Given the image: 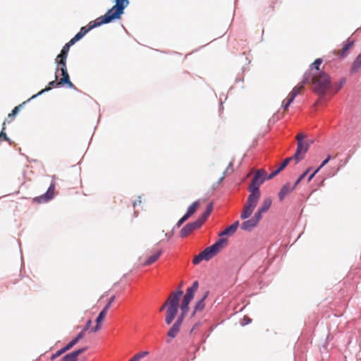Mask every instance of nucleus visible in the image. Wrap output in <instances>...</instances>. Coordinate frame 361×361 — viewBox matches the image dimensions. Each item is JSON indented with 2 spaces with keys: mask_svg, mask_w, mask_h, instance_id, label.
Segmentation results:
<instances>
[{
  "mask_svg": "<svg viewBox=\"0 0 361 361\" xmlns=\"http://www.w3.org/2000/svg\"><path fill=\"white\" fill-rule=\"evenodd\" d=\"M266 180H267V178L265 169H260L255 172L248 188L250 195L240 214L242 219L249 218L252 214L261 196L259 187Z\"/></svg>",
  "mask_w": 361,
  "mask_h": 361,
  "instance_id": "obj_1",
  "label": "nucleus"
},
{
  "mask_svg": "<svg viewBox=\"0 0 361 361\" xmlns=\"http://www.w3.org/2000/svg\"><path fill=\"white\" fill-rule=\"evenodd\" d=\"M183 294V292L181 290L173 292L165 303L160 307V311L166 308L165 319L166 324L170 325L177 315L180 298Z\"/></svg>",
  "mask_w": 361,
  "mask_h": 361,
  "instance_id": "obj_2",
  "label": "nucleus"
},
{
  "mask_svg": "<svg viewBox=\"0 0 361 361\" xmlns=\"http://www.w3.org/2000/svg\"><path fill=\"white\" fill-rule=\"evenodd\" d=\"M312 74V83L314 91L318 94H324L330 88L331 80L329 76L324 72Z\"/></svg>",
  "mask_w": 361,
  "mask_h": 361,
  "instance_id": "obj_3",
  "label": "nucleus"
},
{
  "mask_svg": "<svg viewBox=\"0 0 361 361\" xmlns=\"http://www.w3.org/2000/svg\"><path fill=\"white\" fill-rule=\"evenodd\" d=\"M128 4V0H116V5L103 16L104 18V22L109 23L114 20L119 19Z\"/></svg>",
  "mask_w": 361,
  "mask_h": 361,
  "instance_id": "obj_4",
  "label": "nucleus"
},
{
  "mask_svg": "<svg viewBox=\"0 0 361 361\" xmlns=\"http://www.w3.org/2000/svg\"><path fill=\"white\" fill-rule=\"evenodd\" d=\"M297 149L294 155L290 158H300L305 155L310 146L313 143L314 140L307 137L304 133H300L296 135Z\"/></svg>",
  "mask_w": 361,
  "mask_h": 361,
  "instance_id": "obj_5",
  "label": "nucleus"
},
{
  "mask_svg": "<svg viewBox=\"0 0 361 361\" xmlns=\"http://www.w3.org/2000/svg\"><path fill=\"white\" fill-rule=\"evenodd\" d=\"M61 72L62 78L60 79L59 81H57V78H58L57 73L59 72H57V73L56 72V78H55V80H53V81H51L49 83V86L48 87H47L44 89H43L42 90H41L37 94L33 95L30 99H29L27 100V102L30 101V99H33V98H35L37 96L42 94L43 92L50 90L52 87H58L59 85H63L64 84H67L68 86L69 87H71V88L75 87L74 85L71 82V80L69 79V75H68V71H64V72L63 71H61Z\"/></svg>",
  "mask_w": 361,
  "mask_h": 361,
  "instance_id": "obj_6",
  "label": "nucleus"
},
{
  "mask_svg": "<svg viewBox=\"0 0 361 361\" xmlns=\"http://www.w3.org/2000/svg\"><path fill=\"white\" fill-rule=\"evenodd\" d=\"M309 78L310 75L305 74L301 83L293 87L292 91L288 94V97L283 101L282 105L283 106L284 111H287L288 106L293 102L295 97L300 94L304 88V85L307 82Z\"/></svg>",
  "mask_w": 361,
  "mask_h": 361,
  "instance_id": "obj_7",
  "label": "nucleus"
},
{
  "mask_svg": "<svg viewBox=\"0 0 361 361\" xmlns=\"http://www.w3.org/2000/svg\"><path fill=\"white\" fill-rule=\"evenodd\" d=\"M104 21V17L101 16L97 18L95 20L90 22L88 26L82 27L80 31L75 35V37L71 39V44H75L77 41L80 40L92 29L100 26L103 24L108 23L107 22Z\"/></svg>",
  "mask_w": 361,
  "mask_h": 361,
  "instance_id": "obj_8",
  "label": "nucleus"
},
{
  "mask_svg": "<svg viewBox=\"0 0 361 361\" xmlns=\"http://www.w3.org/2000/svg\"><path fill=\"white\" fill-rule=\"evenodd\" d=\"M104 21V17L101 16L97 18L95 20L90 22L88 26L82 27L80 31L75 35V37L71 39V44H75L77 41L80 40L92 29L100 26L103 24L108 23L107 22Z\"/></svg>",
  "mask_w": 361,
  "mask_h": 361,
  "instance_id": "obj_9",
  "label": "nucleus"
},
{
  "mask_svg": "<svg viewBox=\"0 0 361 361\" xmlns=\"http://www.w3.org/2000/svg\"><path fill=\"white\" fill-rule=\"evenodd\" d=\"M74 44H71V39L66 43L62 48L60 54H59L56 59V63L57 65L56 73L59 71H67L66 68V59L68 56V53L69 51V49L71 46Z\"/></svg>",
  "mask_w": 361,
  "mask_h": 361,
  "instance_id": "obj_10",
  "label": "nucleus"
},
{
  "mask_svg": "<svg viewBox=\"0 0 361 361\" xmlns=\"http://www.w3.org/2000/svg\"><path fill=\"white\" fill-rule=\"evenodd\" d=\"M84 337L83 331H80L75 338L72 339L66 346L59 350L55 354H53L51 356V360L56 358L60 356L63 353L69 350L72 348L75 345H76L78 341Z\"/></svg>",
  "mask_w": 361,
  "mask_h": 361,
  "instance_id": "obj_11",
  "label": "nucleus"
},
{
  "mask_svg": "<svg viewBox=\"0 0 361 361\" xmlns=\"http://www.w3.org/2000/svg\"><path fill=\"white\" fill-rule=\"evenodd\" d=\"M55 183L51 182L48 190L43 195L35 198V201L38 203H45L53 199L54 196Z\"/></svg>",
  "mask_w": 361,
  "mask_h": 361,
  "instance_id": "obj_12",
  "label": "nucleus"
},
{
  "mask_svg": "<svg viewBox=\"0 0 361 361\" xmlns=\"http://www.w3.org/2000/svg\"><path fill=\"white\" fill-rule=\"evenodd\" d=\"M202 224L200 221H196L187 224L180 231V237L183 238L189 235L193 231L200 228Z\"/></svg>",
  "mask_w": 361,
  "mask_h": 361,
  "instance_id": "obj_13",
  "label": "nucleus"
},
{
  "mask_svg": "<svg viewBox=\"0 0 361 361\" xmlns=\"http://www.w3.org/2000/svg\"><path fill=\"white\" fill-rule=\"evenodd\" d=\"M208 295H209V291H206L204 293V295H202V297L198 301H197V302L195 303V305L194 306L192 316H194L198 312H202L204 310V309L205 307L204 301H205L206 298L208 297Z\"/></svg>",
  "mask_w": 361,
  "mask_h": 361,
  "instance_id": "obj_14",
  "label": "nucleus"
},
{
  "mask_svg": "<svg viewBox=\"0 0 361 361\" xmlns=\"http://www.w3.org/2000/svg\"><path fill=\"white\" fill-rule=\"evenodd\" d=\"M296 186H295V184L291 186L290 184L289 183H287L286 184H285L280 190L279 192V198L280 200V201H282L283 200V199L285 198V197L289 194L290 192H292L295 188Z\"/></svg>",
  "mask_w": 361,
  "mask_h": 361,
  "instance_id": "obj_15",
  "label": "nucleus"
},
{
  "mask_svg": "<svg viewBox=\"0 0 361 361\" xmlns=\"http://www.w3.org/2000/svg\"><path fill=\"white\" fill-rule=\"evenodd\" d=\"M239 226V221H236L231 226L226 227L219 235L221 238L224 235H232Z\"/></svg>",
  "mask_w": 361,
  "mask_h": 361,
  "instance_id": "obj_16",
  "label": "nucleus"
},
{
  "mask_svg": "<svg viewBox=\"0 0 361 361\" xmlns=\"http://www.w3.org/2000/svg\"><path fill=\"white\" fill-rule=\"evenodd\" d=\"M198 288H199V283L197 281H195L192 283V286L187 289L186 293L184 295V298L192 300L193 299L195 293L197 290Z\"/></svg>",
  "mask_w": 361,
  "mask_h": 361,
  "instance_id": "obj_17",
  "label": "nucleus"
},
{
  "mask_svg": "<svg viewBox=\"0 0 361 361\" xmlns=\"http://www.w3.org/2000/svg\"><path fill=\"white\" fill-rule=\"evenodd\" d=\"M291 159H283V161L278 166V168L270 173L269 175L267 173V180H270L278 175L286 166L289 164Z\"/></svg>",
  "mask_w": 361,
  "mask_h": 361,
  "instance_id": "obj_18",
  "label": "nucleus"
},
{
  "mask_svg": "<svg viewBox=\"0 0 361 361\" xmlns=\"http://www.w3.org/2000/svg\"><path fill=\"white\" fill-rule=\"evenodd\" d=\"M227 239L224 238H220L215 243L210 246V247L214 251V254L216 255L219 251L224 247V245L226 244Z\"/></svg>",
  "mask_w": 361,
  "mask_h": 361,
  "instance_id": "obj_19",
  "label": "nucleus"
},
{
  "mask_svg": "<svg viewBox=\"0 0 361 361\" xmlns=\"http://www.w3.org/2000/svg\"><path fill=\"white\" fill-rule=\"evenodd\" d=\"M257 226L255 221L252 219L243 221L240 226L243 231H251L254 228Z\"/></svg>",
  "mask_w": 361,
  "mask_h": 361,
  "instance_id": "obj_20",
  "label": "nucleus"
},
{
  "mask_svg": "<svg viewBox=\"0 0 361 361\" xmlns=\"http://www.w3.org/2000/svg\"><path fill=\"white\" fill-rule=\"evenodd\" d=\"M361 69V54H360L353 62L350 67V73H357Z\"/></svg>",
  "mask_w": 361,
  "mask_h": 361,
  "instance_id": "obj_21",
  "label": "nucleus"
},
{
  "mask_svg": "<svg viewBox=\"0 0 361 361\" xmlns=\"http://www.w3.org/2000/svg\"><path fill=\"white\" fill-rule=\"evenodd\" d=\"M180 326H181L174 323L168 331L167 336L171 338H174L180 331Z\"/></svg>",
  "mask_w": 361,
  "mask_h": 361,
  "instance_id": "obj_22",
  "label": "nucleus"
},
{
  "mask_svg": "<svg viewBox=\"0 0 361 361\" xmlns=\"http://www.w3.org/2000/svg\"><path fill=\"white\" fill-rule=\"evenodd\" d=\"M212 209H213L212 204V203L209 204L207 206L206 210L204 212V213L202 214V216L197 219L199 221H200L202 224H203L204 222L207 220V219L211 214Z\"/></svg>",
  "mask_w": 361,
  "mask_h": 361,
  "instance_id": "obj_23",
  "label": "nucleus"
},
{
  "mask_svg": "<svg viewBox=\"0 0 361 361\" xmlns=\"http://www.w3.org/2000/svg\"><path fill=\"white\" fill-rule=\"evenodd\" d=\"M26 102H24L23 103L19 104L18 106H16L11 112L8 115V118L6 121L8 123H10L12 121L15 117V116L19 112L22 106L25 104Z\"/></svg>",
  "mask_w": 361,
  "mask_h": 361,
  "instance_id": "obj_24",
  "label": "nucleus"
},
{
  "mask_svg": "<svg viewBox=\"0 0 361 361\" xmlns=\"http://www.w3.org/2000/svg\"><path fill=\"white\" fill-rule=\"evenodd\" d=\"M161 253H162L161 250H159L157 251L156 253L149 256L145 262V265H150V264H153L154 262H156L159 259V257L161 256Z\"/></svg>",
  "mask_w": 361,
  "mask_h": 361,
  "instance_id": "obj_25",
  "label": "nucleus"
},
{
  "mask_svg": "<svg viewBox=\"0 0 361 361\" xmlns=\"http://www.w3.org/2000/svg\"><path fill=\"white\" fill-rule=\"evenodd\" d=\"M271 202H272L270 197L265 198L263 200L261 207L258 209L262 212L263 213L267 212L271 205Z\"/></svg>",
  "mask_w": 361,
  "mask_h": 361,
  "instance_id": "obj_26",
  "label": "nucleus"
},
{
  "mask_svg": "<svg viewBox=\"0 0 361 361\" xmlns=\"http://www.w3.org/2000/svg\"><path fill=\"white\" fill-rule=\"evenodd\" d=\"M198 205H199V202L197 201L194 202L192 204H190L188 207V208L187 209V212L185 214V215L189 218L191 215H192L195 212Z\"/></svg>",
  "mask_w": 361,
  "mask_h": 361,
  "instance_id": "obj_27",
  "label": "nucleus"
},
{
  "mask_svg": "<svg viewBox=\"0 0 361 361\" xmlns=\"http://www.w3.org/2000/svg\"><path fill=\"white\" fill-rule=\"evenodd\" d=\"M352 45H353V43L348 42L344 45V47L342 48V49L335 51V54L337 55H339L340 57H344L346 55L347 51L352 47Z\"/></svg>",
  "mask_w": 361,
  "mask_h": 361,
  "instance_id": "obj_28",
  "label": "nucleus"
},
{
  "mask_svg": "<svg viewBox=\"0 0 361 361\" xmlns=\"http://www.w3.org/2000/svg\"><path fill=\"white\" fill-rule=\"evenodd\" d=\"M206 261H209L212 258H213L216 255L214 254L212 249L209 247H206L203 251H202Z\"/></svg>",
  "mask_w": 361,
  "mask_h": 361,
  "instance_id": "obj_29",
  "label": "nucleus"
},
{
  "mask_svg": "<svg viewBox=\"0 0 361 361\" xmlns=\"http://www.w3.org/2000/svg\"><path fill=\"white\" fill-rule=\"evenodd\" d=\"M190 300L183 298L182 303L180 305V310L183 312L187 313L189 310V304L190 302Z\"/></svg>",
  "mask_w": 361,
  "mask_h": 361,
  "instance_id": "obj_30",
  "label": "nucleus"
},
{
  "mask_svg": "<svg viewBox=\"0 0 361 361\" xmlns=\"http://www.w3.org/2000/svg\"><path fill=\"white\" fill-rule=\"evenodd\" d=\"M149 354L148 351H142L135 354L129 361H140Z\"/></svg>",
  "mask_w": 361,
  "mask_h": 361,
  "instance_id": "obj_31",
  "label": "nucleus"
},
{
  "mask_svg": "<svg viewBox=\"0 0 361 361\" xmlns=\"http://www.w3.org/2000/svg\"><path fill=\"white\" fill-rule=\"evenodd\" d=\"M330 159H324L322 164L320 165L319 167H318L316 170H314L308 177L307 182H310L312 178L314 176V175L322 169L324 166H325Z\"/></svg>",
  "mask_w": 361,
  "mask_h": 361,
  "instance_id": "obj_32",
  "label": "nucleus"
},
{
  "mask_svg": "<svg viewBox=\"0 0 361 361\" xmlns=\"http://www.w3.org/2000/svg\"><path fill=\"white\" fill-rule=\"evenodd\" d=\"M322 63V59H316L311 65L310 69L312 71L313 69H315L316 71H319V66Z\"/></svg>",
  "mask_w": 361,
  "mask_h": 361,
  "instance_id": "obj_33",
  "label": "nucleus"
},
{
  "mask_svg": "<svg viewBox=\"0 0 361 361\" xmlns=\"http://www.w3.org/2000/svg\"><path fill=\"white\" fill-rule=\"evenodd\" d=\"M202 260H205V257H204L202 252H201L199 255H197V256H195L194 257L192 262L194 264H198Z\"/></svg>",
  "mask_w": 361,
  "mask_h": 361,
  "instance_id": "obj_34",
  "label": "nucleus"
},
{
  "mask_svg": "<svg viewBox=\"0 0 361 361\" xmlns=\"http://www.w3.org/2000/svg\"><path fill=\"white\" fill-rule=\"evenodd\" d=\"M61 361H77L72 353H70L63 356Z\"/></svg>",
  "mask_w": 361,
  "mask_h": 361,
  "instance_id": "obj_35",
  "label": "nucleus"
},
{
  "mask_svg": "<svg viewBox=\"0 0 361 361\" xmlns=\"http://www.w3.org/2000/svg\"><path fill=\"white\" fill-rule=\"evenodd\" d=\"M232 166H233V164L231 162H230L227 169L224 172V175L219 179V181H218L219 183H220L224 179L226 174L227 173H228L230 170H231V172H232V171H233Z\"/></svg>",
  "mask_w": 361,
  "mask_h": 361,
  "instance_id": "obj_36",
  "label": "nucleus"
},
{
  "mask_svg": "<svg viewBox=\"0 0 361 361\" xmlns=\"http://www.w3.org/2000/svg\"><path fill=\"white\" fill-rule=\"evenodd\" d=\"M311 170V168L307 169L305 172H303L299 178L297 179V180L295 183V186H296L310 172Z\"/></svg>",
  "mask_w": 361,
  "mask_h": 361,
  "instance_id": "obj_37",
  "label": "nucleus"
},
{
  "mask_svg": "<svg viewBox=\"0 0 361 361\" xmlns=\"http://www.w3.org/2000/svg\"><path fill=\"white\" fill-rule=\"evenodd\" d=\"M87 349V347H84V348H79V349L72 352V353L74 355V357H75V359L77 360L78 359V356L79 355L82 354V353H84L85 351H86Z\"/></svg>",
  "mask_w": 361,
  "mask_h": 361,
  "instance_id": "obj_38",
  "label": "nucleus"
},
{
  "mask_svg": "<svg viewBox=\"0 0 361 361\" xmlns=\"http://www.w3.org/2000/svg\"><path fill=\"white\" fill-rule=\"evenodd\" d=\"M262 214H263V212L258 209L257 212L255 214L254 217L252 218V219L253 221H255L256 224H258V222L259 221V220L262 218Z\"/></svg>",
  "mask_w": 361,
  "mask_h": 361,
  "instance_id": "obj_39",
  "label": "nucleus"
},
{
  "mask_svg": "<svg viewBox=\"0 0 361 361\" xmlns=\"http://www.w3.org/2000/svg\"><path fill=\"white\" fill-rule=\"evenodd\" d=\"M186 314L187 313H185V312H181V314L178 317L177 319L176 320V322L174 323L181 326Z\"/></svg>",
  "mask_w": 361,
  "mask_h": 361,
  "instance_id": "obj_40",
  "label": "nucleus"
},
{
  "mask_svg": "<svg viewBox=\"0 0 361 361\" xmlns=\"http://www.w3.org/2000/svg\"><path fill=\"white\" fill-rule=\"evenodd\" d=\"M5 123H6V121H4V123H3L2 130L0 133V140L4 139V140H5L6 141H9V138L7 137L6 134L4 133V130H5L4 125H5Z\"/></svg>",
  "mask_w": 361,
  "mask_h": 361,
  "instance_id": "obj_41",
  "label": "nucleus"
},
{
  "mask_svg": "<svg viewBox=\"0 0 361 361\" xmlns=\"http://www.w3.org/2000/svg\"><path fill=\"white\" fill-rule=\"evenodd\" d=\"M188 217H187L185 214L178 220V221L176 223L175 227L173 229L177 227L179 228L187 219Z\"/></svg>",
  "mask_w": 361,
  "mask_h": 361,
  "instance_id": "obj_42",
  "label": "nucleus"
},
{
  "mask_svg": "<svg viewBox=\"0 0 361 361\" xmlns=\"http://www.w3.org/2000/svg\"><path fill=\"white\" fill-rule=\"evenodd\" d=\"M106 312L102 310L100 312V313L99 314L98 317H97L96 322L101 323L102 321L103 320V319L104 318V317L106 316Z\"/></svg>",
  "mask_w": 361,
  "mask_h": 361,
  "instance_id": "obj_43",
  "label": "nucleus"
},
{
  "mask_svg": "<svg viewBox=\"0 0 361 361\" xmlns=\"http://www.w3.org/2000/svg\"><path fill=\"white\" fill-rule=\"evenodd\" d=\"M250 322H251V319L245 316L240 324L242 326H245V325L250 324Z\"/></svg>",
  "mask_w": 361,
  "mask_h": 361,
  "instance_id": "obj_44",
  "label": "nucleus"
},
{
  "mask_svg": "<svg viewBox=\"0 0 361 361\" xmlns=\"http://www.w3.org/2000/svg\"><path fill=\"white\" fill-rule=\"evenodd\" d=\"M91 325V320H88L85 328L81 331H83V334L85 335V332L89 329Z\"/></svg>",
  "mask_w": 361,
  "mask_h": 361,
  "instance_id": "obj_45",
  "label": "nucleus"
},
{
  "mask_svg": "<svg viewBox=\"0 0 361 361\" xmlns=\"http://www.w3.org/2000/svg\"><path fill=\"white\" fill-rule=\"evenodd\" d=\"M100 324L101 323H97L96 326L94 328H92V331L96 332L99 329H100V328H101V324Z\"/></svg>",
  "mask_w": 361,
  "mask_h": 361,
  "instance_id": "obj_46",
  "label": "nucleus"
},
{
  "mask_svg": "<svg viewBox=\"0 0 361 361\" xmlns=\"http://www.w3.org/2000/svg\"><path fill=\"white\" fill-rule=\"evenodd\" d=\"M110 304H106V306L104 307V309L102 310V311H104L105 312L107 313L109 309L110 308Z\"/></svg>",
  "mask_w": 361,
  "mask_h": 361,
  "instance_id": "obj_47",
  "label": "nucleus"
},
{
  "mask_svg": "<svg viewBox=\"0 0 361 361\" xmlns=\"http://www.w3.org/2000/svg\"><path fill=\"white\" fill-rule=\"evenodd\" d=\"M173 229L170 233H166V236L168 238H171L173 234Z\"/></svg>",
  "mask_w": 361,
  "mask_h": 361,
  "instance_id": "obj_48",
  "label": "nucleus"
},
{
  "mask_svg": "<svg viewBox=\"0 0 361 361\" xmlns=\"http://www.w3.org/2000/svg\"><path fill=\"white\" fill-rule=\"evenodd\" d=\"M115 298H116L115 295L111 296L110 298L109 301V302L107 304H110V305H111V303L114 301Z\"/></svg>",
  "mask_w": 361,
  "mask_h": 361,
  "instance_id": "obj_49",
  "label": "nucleus"
},
{
  "mask_svg": "<svg viewBox=\"0 0 361 361\" xmlns=\"http://www.w3.org/2000/svg\"><path fill=\"white\" fill-rule=\"evenodd\" d=\"M197 326H198V324H195V325L193 326V328H192V330H194L195 329L197 328Z\"/></svg>",
  "mask_w": 361,
  "mask_h": 361,
  "instance_id": "obj_50",
  "label": "nucleus"
},
{
  "mask_svg": "<svg viewBox=\"0 0 361 361\" xmlns=\"http://www.w3.org/2000/svg\"><path fill=\"white\" fill-rule=\"evenodd\" d=\"M136 204H137V202L135 201L133 202V207H135L136 206Z\"/></svg>",
  "mask_w": 361,
  "mask_h": 361,
  "instance_id": "obj_51",
  "label": "nucleus"
}]
</instances>
